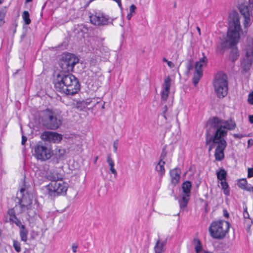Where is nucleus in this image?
<instances>
[{
  "label": "nucleus",
  "mask_w": 253,
  "mask_h": 253,
  "mask_svg": "<svg viewBox=\"0 0 253 253\" xmlns=\"http://www.w3.org/2000/svg\"><path fill=\"white\" fill-rule=\"evenodd\" d=\"M79 59L74 54L66 52L61 55L59 70L53 74L52 83L56 90L66 95H73L80 90L79 80L71 72Z\"/></svg>",
  "instance_id": "nucleus-1"
},
{
  "label": "nucleus",
  "mask_w": 253,
  "mask_h": 253,
  "mask_svg": "<svg viewBox=\"0 0 253 253\" xmlns=\"http://www.w3.org/2000/svg\"><path fill=\"white\" fill-rule=\"evenodd\" d=\"M228 21L227 39L221 42L218 48L221 54L224 53L226 49L231 48L229 59L234 63L240 56L238 49L236 46L240 39L239 32L241 30L239 15L238 12L232 11L230 13Z\"/></svg>",
  "instance_id": "nucleus-2"
},
{
  "label": "nucleus",
  "mask_w": 253,
  "mask_h": 253,
  "mask_svg": "<svg viewBox=\"0 0 253 253\" xmlns=\"http://www.w3.org/2000/svg\"><path fill=\"white\" fill-rule=\"evenodd\" d=\"M236 127V124L233 119L230 118L225 120L215 116L207 121L206 134L224 138L227 134L228 130H234Z\"/></svg>",
  "instance_id": "nucleus-3"
},
{
  "label": "nucleus",
  "mask_w": 253,
  "mask_h": 253,
  "mask_svg": "<svg viewBox=\"0 0 253 253\" xmlns=\"http://www.w3.org/2000/svg\"><path fill=\"white\" fill-rule=\"evenodd\" d=\"M22 198H18L17 203L20 208V213L26 211L30 217H34L37 212V200L35 199L33 203V195L30 193L27 188L22 187L20 189Z\"/></svg>",
  "instance_id": "nucleus-4"
},
{
  "label": "nucleus",
  "mask_w": 253,
  "mask_h": 253,
  "mask_svg": "<svg viewBox=\"0 0 253 253\" xmlns=\"http://www.w3.org/2000/svg\"><path fill=\"white\" fill-rule=\"evenodd\" d=\"M230 227V223L224 220L212 221L209 227L210 235L213 239H223L228 233Z\"/></svg>",
  "instance_id": "nucleus-5"
},
{
  "label": "nucleus",
  "mask_w": 253,
  "mask_h": 253,
  "mask_svg": "<svg viewBox=\"0 0 253 253\" xmlns=\"http://www.w3.org/2000/svg\"><path fill=\"white\" fill-rule=\"evenodd\" d=\"M48 180L50 181L48 183V195L56 197L66 193L67 184L59 180L57 174L48 175Z\"/></svg>",
  "instance_id": "nucleus-6"
},
{
  "label": "nucleus",
  "mask_w": 253,
  "mask_h": 253,
  "mask_svg": "<svg viewBox=\"0 0 253 253\" xmlns=\"http://www.w3.org/2000/svg\"><path fill=\"white\" fill-rule=\"evenodd\" d=\"M40 137L42 140L35 146L33 155L37 160L43 162L47 160V131L44 130Z\"/></svg>",
  "instance_id": "nucleus-7"
},
{
  "label": "nucleus",
  "mask_w": 253,
  "mask_h": 253,
  "mask_svg": "<svg viewBox=\"0 0 253 253\" xmlns=\"http://www.w3.org/2000/svg\"><path fill=\"white\" fill-rule=\"evenodd\" d=\"M211 142L217 143V146L214 153L215 159L216 161H221L224 158V151L227 147V142L224 138L216 137L211 134H206L205 143L209 144Z\"/></svg>",
  "instance_id": "nucleus-8"
},
{
  "label": "nucleus",
  "mask_w": 253,
  "mask_h": 253,
  "mask_svg": "<svg viewBox=\"0 0 253 253\" xmlns=\"http://www.w3.org/2000/svg\"><path fill=\"white\" fill-rule=\"evenodd\" d=\"M213 86L217 96L219 98L225 97L228 92L227 77L225 74L218 73L214 78Z\"/></svg>",
  "instance_id": "nucleus-9"
},
{
  "label": "nucleus",
  "mask_w": 253,
  "mask_h": 253,
  "mask_svg": "<svg viewBox=\"0 0 253 253\" xmlns=\"http://www.w3.org/2000/svg\"><path fill=\"white\" fill-rule=\"evenodd\" d=\"M61 111L48 109V129L55 130L62 124V117Z\"/></svg>",
  "instance_id": "nucleus-10"
},
{
  "label": "nucleus",
  "mask_w": 253,
  "mask_h": 253,
  "mask_svg": "<svg viewBox=\"0 0 253 253\" xmlns=\"http://www.w3.org/2000/svg\"><path fill=\"white\" fill-rule=\"evenodd\" d=\"M90 22L97 26L107 25L109 23V17L100 12H94L89 16Z\"/></svg>",
  "instance_id": "nucleus-11"
},
{
  "label": "nucleus",
  "mask_w": 253,
  "mask_h": 253,
  "mask_svg": "<svg viewBox=\"0 0 253 253\" xmlns=\"http://www.w3.org/2000/svg\"><path fill=\"white\" fill-rule=\"evenodd\" d=\"M3 220L5 222L10 223L11 224H15L16 226H20L22 223L16 215L14 208L7 210L6 213L4 215Z\"/></svg>",
  "instance_id": "nucleus-12"
},
{
  "label": "nucleus",
  "mask_w": 253,
  "mask_h": 253,
  "mask_svg": "<svg viewBox=\"0 0 253 253\" xmlns=\"http://www.w3.org/2000/svg\"><path fill=\"white\" fill-rule=\"evenodd\" d=\"M238 9L244 18V25L246 28L249 26L251 21V11H249L247 4L245 3L239 4Z\"/></svg>",
  "instance_id": "nucleus-13"
},
{
  "label": "nucleus",
  "mask_w": 253,
  "mask_h": 253,
  "mask_svg": "<svg viewBox=\"0 0 253 253\" xmlns=\"http://www.w3.org/2000/svg\"><path fill=\"white\" fill-rule=\"evenodd\" d=\"M204 65L199 63L197 62L195 63V73H194V75L193 77V83L195 86H196L198 83H199L200 79L202 78L203 76V71L202 67Z\"/></svg>",
  "instance_id": "nucleus-14"
},
{
  "label": "nucleus",
  "mask_w": 253,
  "mask_h": 253,
  "mask_svg": "<svg viewBox=\"0 0 253 253\" xmlns=\"http://www.w3.org/2000/svg\"><path fill=\"white\" fill-rule=\"evenodd\" d=\"M180 169L177 168H175L170 171L171 181L174 185H176L178 182L180 177Z\"/></svg>",
  "instance_id": "nucleus-15"
},
{
  "label": "nucleus",
  "mask_w": 253,
  "mask_h": 253,
  "mask_svg": "<svg viewBox=\"0 0 253 253\" xmlns=\"http://www.w3.org/2000/svg\"><path fill=\"white\" fill-rule=\"evenodd\" d=\"M92 102L91 99L79 100L77 101L75 107L80 111H84L86 107L92 103Z\"/></svg>",
  "instance_id": "nucleus-16"
},
{
  "label": "nucleus",
  "mask_w": 253,
  "mask_h": 253,
  "mask_svg": "<svg viewBox=\"0 0 253 253\" xmlns=\"http://www.w3.org/2000/svg\"><path fill=\"white\" fill-rule=\"evenodd\" d=\"M37 182L40 185L46 181L47 180V171L45 169H40L37 174Z\"/></svg>",
  "instance_id": "nucleus-17"
},
{
  "label": "nucleus",
  "mask_w": 253,
  "mask_h": 253,
  "mask_svg": "<svg viewBox=\"0 0 253 253\" xmlns=\"http://www.w3.org/2000/svg\"><path fill=\"white\" fill-rule=\"evenodd\" d=\"M62 139V135L56 132L48 131V142L59 143Z\"/></svg>",
  "instance_id": "nucleus-18"
},
{
  "label": "nucleus",
  "mask_w": 253,
  "mask_h": 253,
  "mask_svg": "<svg viewBox=\"0 0 253 253\" xmlns=\"http://www.w3.org/2000/svg\"><path fill=\"white\" fill-rule=\"evenodd\" d=\"M20 229V237L21 241L23 242H26L27 240L28 231L26 229L25 226L21 223L20 226H17Z\"/></svg>",
  "instance_id": "nucleus-19"
},
{
  "label": "nucleus",
  "mask_w": 253,
  "mask_h": 253,
  "mask_svg": "<svg viewBox=\"0 0 253 253\" xmlns=\"http://www.w3.org/2000/svg\"><path fill=\"white\" fill-rule=\"evenodd\" d=\"M191 183L190 181H184L182 185V192L185 195H190Z\"/></svg>",
  "instance_id": "nucleus-20"
},
{
  "label": "nucleus",
  "mask_w": 253,
  "mask_h": 253,
  "mask_svg": "<svg viewBox=\"0 0 253 253\" xmlns=\"http://www.w3.org/2000/svg\"><path fill=\"white\" fill-rule=\"evenodd\" d=\"M107 162L110 166V171L114 175V177H116L117 175V172L114 169V162L111 158V154H108L107 157Z\"/></svg>",
  "instance_id": "nucleus-21"
},
{
  "label": "nucleus",
  "mask_w": 253,
  "mask_h": 253,
  "mask_svg": "<svg viewBox=\"0 0 253 253\" xmlns=\"http://www.w3.org/2000/svg\"><path fill=\"white\" fill-rule=\"evenodd\" d=\"M166 243L167 239L162 242H161L160 240H158L154 247L156 253H162L163 252V248L166 244Z\"/></svg>",
  "instance_id": "nucleus-22"
},
{
  "label": "nucleus",
  "mask_w": 253,
  "mask_h": 253,
  "mask_svg": "<svg viewBox=\"0 0 253 253\" xmlns=\"http://www.w3.org/2000/svg\"><path fill=\"white\" fill-rule=\"evenodd\" d=\"M165 164V161L160 160L156 167V169L159 172V174L161 177L163 176L165 173V170L164 168Z\"/></svg>",
  "instance_id": "nucleus-23"
},
{
  "label": "nucleus",
  "mask_w": 253,
  "mask_h": 253,
  "mask_svg": "<svg viewBox=\"0 0 253 253\" xmlns=\"http://www.w3.org/2000/svg\"><path fill=\"white\" fill-rule=\"evenodd\" d=\"M189 196L190 195H188L183 194L182 195L181 199L179 201V206L181 209H184L187 207L189 200Z\"/></svg>",
  "instance_id": "nucleus-24"
},
{
  "label": "nucleus",
  "mask_w": 253,
  "mask_h": 253,
  "mask_svg": "<svg viewBox=\"0 0 253 253\" xmlns=\"http://www.w3.org/2000/svg\"><path fill=\"white\" fill-rule=\"evenodd\" d=\"M253 63V61L250 59H244V63L242 67V71L244 73L248 72L251 69Z\"/></svg>",
  "instance_id": "nucleus-25"
},
{
  "label": "nucleus",
  "mask_w": 253,
  "mask_h": 253,
  "mask_svg": "<svg viewBox=\"0 0 253 253\" xmlns=\"http://www.w3.org/2000/svg\"><path fill=\"white\" fill-rule=\"evenodd\" d=\"M216 175L218 180L221 181H224L226 180L227 172L224 169H221L217 172Z\"/></svg>",
  "instance_id": "nucleus-26"
},
{
  "label": "nucleus",
  "mask_w": 253,
  "mask_h": 253,
  "mask_svg": "<svg viewBox=\"0 0 253 253\" xmlns=\"http://www.w3.org/2000/svg\"><path fill=\"white\" fill-rule=\"evenodd\" d=\"M221 186V189L223 190V193L226 196H229L230 195V189L229 185L226 182V180L222 181L220 182Z\"/></svg>",
  "instance_id": "nucleus-27"
},
{
  "label": "nucleus",
  "mask_w": 253,
  "mask_h": 253,
  "mask_svg": "<svg viewBox=\"0 0 253 253\" xmlns=\"http://www.w3.org/2000/svg\"><path fill=\"white\" fill-rule=\"evenodd\" d=\"M246 59H250L253 61V46H249L246 48Z\"/></svg>",
  "instance_id": "nucleus-28"
},
{
  "label": "nucleus",
  "mask_w": 253,
  "mask_h": 253,
  "mask_svg": "<svg viewBox=\"0 0 253 253\" xmlns=\"http://www.w3.org/2000/svg\"><path fill=\"white\" fill-rule=\"evenodd\" d=\"M6 13L5 8H3L0 10V26H1L5 23L4 17Z\"/></svg>",
  "instance_id": "nucleus-29"
},
{
  "label": "nucleus",
  "mask_w": 253,
  "mask_h": 253,
  "mask_svg": "<svg viewBox=\"0 0 253 253\" xmlns=\"http://www.w3.org/2000/svg\"><path fill=\"white\" fill-rule=\"evenodd\" d=\"M170 81L171 79L169 76H168L164 81V88L163 90H166L167 91H169L170 87Z\"/></svg>",
  "instance_id": "nucleus-30"
},
{
  "label": "nucleus",
  "mask_w": 253,
  "mask_h": 253,
  "mask_svg": "<svg viewBox=\"0 0 253 253\" xmlns=\"http://www.w3.org/2000/svg\"><path fill=\"white\" fill-rule=\"evenodd\" d=\"M22 16L25 23L26 25L30 24L31 23V19H30L29 12L27 11H24Z\"/></svg>",
  "instance_id": "nucleus-31"
},
{
  "label": "nucleus",
  "mask_w": 253,
  "mask_h": 253,
  "mask_svg": "<svg viewBox=\"0 0 253 253\" xmlns=\"http://www.w3.org/2000/svg\"><path fill=\"white\" fill-rule=\"evenodd\" d=\"M194 242L195 244H197L195 247V252L196 253H199L202 249L201 242L199 239H194Z\"/></svg>",
  "instance_id": "nucleus-32"
},
{
  "label": "nucleus",
  "mask_w": 253,
  "mask_h": 253,
  "mask_svg": "<svg viewBox=\"0 0 253 253\" xmlns=\"http://www.w3.org/2000/svg\"><path fill=\"white\" fill-rule=\"evenodd\" d=\"M247 184L248 183L246 178L239 179L237 183L238 187L243 190L246 189V187L247 186Z\"/></svg>",
  "instance_id": "nucleus-33"
},
{
  "label": "nucleus",
  "mask_w": 253,
  "mask_h": 253,
  "mask_svg": "<svg viewBox=\"0 0 253 253\" xmlns=\"http://www.w3.org/2000/svg\"><path fill=\"white\" fill-rule=\"evenodd\" d=\"M66 153V150L64 149L57 148L55 151V154L57 157L61 158L63 157Z\"/></svg>",
  "instance_id": "nucleus-34"
},
{
  "label": "nucleus",
  "mask_w": 253,
  "mask_h": 253,
  "mask_svg": "<svg viewBox=\"0 0 253 253\" xmlns=\"http://www.w3.org/2000/svg\"><path fill=\"white\" fill-rule=\"evenodd\" d=\"M13 247L15 250L17 252L19 253L21 251V244L20 243L15 240H13Z\"/></svg>",
  "instance_id": "nucleus-35"
},
{
  "label": "nucleus",
  "mask_w": 253,
  "mask_h": 253,
  "mask_svg": "<svg viewBox=\"0 0 253 253\" xmlns=\"http://www.w3.org/2000/svg\"><path fill=\"white\" fill-rule=\"evenodd\" d=\"M193 60L192 58L187 60L186 64V69L188 72L190 71L193 69Z\"/></svg>",
  "instance_id": "nucleus-36"
},
{
  "label": "nucleus",
  "mask_w": 253,
  "mask_h": 253,
  "mask_svg": "<svg viewBox=\"0 0 253 253\" xmlns=\"http://www.w3.org/2000/svg\"><path fill=\"white\" fill-rule=\"evenodd\" d=\"M169 109V107L168 108L166 105H165L163 108V116L166 120H167L168 117L169 116L168 112Z\"/></svg>",
  "instance_id": "nucleus-37"
},
{
  "label": "nucleus",
  "mask_w": 253,
  "mask_h": 253,
  "mask_svg": "<svg viewBox=\"0 0 253 253\" xmlns=\"http://www.w3.org/2000/svg\"><path fill=\"white\" fill-rule=\"evenodd\" d=\"M169 91L163 90L161 93V99L162 101H165L167 99Z\"/></svg>",
  "instance_id": "nucleus-38"
},
{
  "label": "nucleus",
  "mask_w": 253,
  "mask_h": 253,
  "mask_svg": "<svg viewBox=\"0 0 253 253\" xmlns=\"http://www.w3.org/2000/svg\"><path fill=\"white\" fill-rule=\"evenodd\" d=\"M203 55H204V54H203ZM207 62H208L207 58L206 56L205 55H203V57L202 58H201L199 61H197V62L201 63V64L205 65V66L207 65Z\"/></svg>",
  "instance_id": "nucleus-39"
},
{
  "label": "nucleus",
  "mask_w": 253,
  "mask_h": 253,
  "mask_svg": "<svg viewBox=\"0 0 253 253\" xmlns=\"http://www.w3.org/2000/svg\"><path fill=\"white\" fill-rule=\"evenodd\" d=\"M167 152L166 150V147H163L162 149V151L160 156V160L163 161V160L167 156Z\"/></svg>",
  "instance_id": "nucleus-40"
},
{
  "label": "nucleus",
  "mask_w": 253,
  "mask_h": 253,
  "mask_svg": "<svg viewBox=\"0 0 253 253\" xmlns=\"http://www.w3.org/2000/svg\"><path fill=\"white\" fill-rule=\"evenodd\" d=\"M248 102L249 104L253 105V91L249 93L248 98Z\"/></svg>",
  "instance_id": "nucleus-41"
},
{
  "label": "nucleus",
  "mask_w": 253,
  "mask_h": 253,
  "mask_svg": "<svg viewBox=\"0 0 253 253\" xmlns=\"http://www.w3.org/2000/svg\"><path fill=\"white\" fill-rule=\"evenodd\" d=\"M40 126H44L45 128L47 127V121L45 120H44L42 118L40 121Z\"/></svg>",
  "instance_id": "nucleus-42"
},
{
  "label": "nucleus",
  "mask_w": 253,
  "mask_h": 253,
  "mask_svg": "<svg viewBox=\"0 0 253 253\" xmlns=\"http://www.w3.org/2000/svg\"><path fill=\"white\" fill-rule=\"evenodd\" d=\"M215 144H217V143H214L213 142H211V143L207 145H209V152H211V150L214 147Z\"/></svg>",
  "instance_id": "nucleus-43"
},
{
  "label": "nucleus",
  "mask_w": 253,
  "mask_h": 253,
  "mask_svg": "<svg viewBox=\"0 0 253 253\" xmlns=\"http://www.w3.org/2000/svg\"><path fill=\"white\" fill-rule=\"evenodd\" d=\"M136 9V6L134 4H131L129 7V13H131L133 14H134Z\"/></svg>",
  "instance_id": "nucleus-44"
},
{
  "label": "nucleus",
  "mask_w": 253,
  "mask_h": 253,
  "mask_svg": "<svg viewBox=\"0 0 253 253\" xmlns=\"http://www.w3.org/2000/svg\"><path fill=\"white\" fill-rule=\"evenodd\" d=\"M248 177L249 178L253 177V168H248Z\"/></svg>",
  "instance_id": "nucleus-45"
},
{
  "label": "nucleus",
  "mask_w": 253,
  "mask_h": 253,
  "mask_svg": "<svg viewBox=\"0 0 253 253\" xmlns=\"http://www.w3.org/2000/svg\"><path fill=\"white\" fill-rule=\"evenodd\" d=\"M233 136L234 138H239V139H241L244 137H246L247 136L246 135H244V134H237V133H235V134H233Z\"/></svg>",
  "instance_id": "nucleus-46"
},
{
  "label": "nucleus",
  "mask_w": 253,
  "mask_h": 253,
  "mask_svg": "<svg viewBox=\"0 0 253 253\" xmlns=\"http://www.w3.org/2000/svg\"><path fill=\"white\" fill-rule=\"evenodd\" d=\"M78 246L76 243H74L72 246V250L74 253H76L77 251Z\"/></svg>",
  "instance_id": "nucleus-47"
},
{
  "label": "nucleus",
  "mask_w": 253,
  "mask_h": 253,
  "mask_svg": "<svg viewBox=\"0 0 253 253\" xmlns=\"http://www.w3.org/2000/svg\"><path fill=\"white\" fill-rule=\"evenodd\" d=\"M117 148H118V140H116L113 143V148H114V151L116 153L117 151Z\"/></svg>",
  "instance_id": "nucleus-48"
},
{
  "label": "nucleus",
  "mask_w": 253,
  "mask_h": 253,
  "mask_svg": "<svg viewBox=\"0 0 253 253\" xmlns=\"http://www.w3.org/2000/svg\"><path fill=\"white\" fill-rule=\"evenodd\" d=\"M244 190L249 191V192H253V186H247L246 187V189H244Z\"/></svg>",
  "instance_id": "nucleus-49"
},
{
  "label": "nucleus",
  "mask_w": 253,
  "mask_h": 253,
  "mask_svg": "<svg viewBox=\"0 0 253 253\" xmlns=\"http://www.w3.org/2000/svg\"><path fill=\"white\" fill-rule=\"evenodd\" d=\"M27 140V138L26 136L22 135V141H21V144L22 145H25L26 142Z\"/></svg>",
  "instance_id": "nucleus-50"
},
{
  "label": "nucleus",
  "mask_w": 253,
  "mask_h": 253,
  "mask_svg": "<svg viewBox=\"0 0 253 253\" xmlns=\"http://www.w3.org/2000/svg\"><path fill=\"white\" fill-rule=\"evenodd\" d=\"M223 215L225 217L228 218L229 217V214L228 211L226 209L223 210Z\"/></svg>",
  "instance_id": "nucleus-51"
},
{
  "label": "nucleus",
  "mask_w": 253,
  "mask_h": 253,
  "mask_svg": "<svg viewBox=\"0 0 253 253\" xmlns=\"http://www.w3.org/2000/svg\"><path fill=\"white\" fill-rule=\"evenodd\" d=\"M167 64H168V66L170 68H172L174 67V66L173 63L172 62L169 61H168Z\"/></svg>",
  "instance_id": "nucleus-52"
},
{
  "label": "nucleus",
  "mask_w": 253,
  "mask_h": 253,
  "mask_svg": "<svg viewBox=\"0 0 253 253\" xmlns=\"http://www.w3.org/2000/svg\"><path fill=\"white\" fill-rule=\"evenodd\" d=\"M243 215L245 218H250V215L248 212L243 213Z\"/></svg>",
  "instance_id": "nucleus-53"
},
{
  "label": "nucleus",
  "mask_w": 253,
  "mask_h": 253,
  "mask_svg": "<svg viewBox=\"0 0 253 253\" xmlns=\"http://www.w3.org/2000/svg\"><path fill=\"white\" fill-rule=\"evenodd\" d=\"M249 146H252L253 145V140L252 139H249L248 141Z\"/></svg>",
  "instance_id": "nucleus-54"
},
{
  "label": "nucleus",
  "mask_w": 253,
  "mask_h": 253,
  "mask_svg": "<svg viewBox=\"0 0 253 253\" xmlns=\"http://www.w3.org/2000/svg\"><path fill=\"white\" fill-rule=\"evenodd\" d=\"M249 121L251 124H253V115H250L249 116Z\"/></svg>",
  "instance_id": "nucleus-55"
},
{
  "label": "nucleus",
  "mask_w": 253,
  "mask_h": 253,
  "mask_svg": "<svg viewBox=\"0 0 253 253\" xmlns=\"http://www.w3.org/2000/svg\"><path fill=\"white\" fill-rule=\"evenodd\" d=\"M48 159L50 158V157L52 156V155L53 154V151L52 150H51L50 149H48Z\"/></svg>",
  "instance_id": "nucleus-56"
},
{
  "label": "nucleus",
  "mask_w": 253,
  "mask_h": 253,
  "mask_svg": "<svg viewBox=\"0 0 253 253\" xmlns=\"http://www.w3.org/2000/svg\"><path fill=\"white\" fill-rule=\"evenodd\" d=\"M132 15H133V14H132L131 13H129L126 15V18L128 20H130L131 19V18L132 17Z\"/></svg>",
  "instance_id": "nucleus-57"
},
{
  "label": "nucleus",
  "mask_w": 253,
  "mask_h": 253,
  "mask_svg": "<svg viewBox=\"0 0 253 253\" xmlns=\"http://www.w3.org/2000/svg\"><path fill=\"white\" fill-rule=\"evenodd\" d=\"M249 1H250V4L251 5H252L251 9H253V0H249Z\"/></svg>",
  "instance_id": "nucleus-58"
},
{
  "label": "nucleus",
  "mask_w": 253,
  "mask_h": 253,
  "mask_svg": "<svg viewBox=\"0 0 253 253\" xmlns=\"http://www.w3.org/2000/svg\"><path fill=\"white\" fill-rule=\"evenodd\" d=\"M243 209H244V212L243 213H245L246 212H248V211H247V207L246 206H244Z\"/></svg>",
  "instance_id": "nucleus-59"
},
{
  "label": "nucleus",
  "mask_w": 253,
  "mask_h": 253,
  "mask_svg": "<svg viewBox=\"0 0 253 253\" xmlns=\"http://www.w3.org/2000/svg\"><path fill=\"white\" fill-rule=\"evenodd\" d=\"M44 189L45 190L47 189V185L44 186V187H43L41 188V190L42 191H44Z\"/></svg>",
  "instance_id": "nucleus-60"
},
{
  "label": "nucleus",
  "mask_w": 253,
  "mask_h": 253,
  "mask_svg": "<svg viewBox=\"0 0 253 253\" xmlns=\"http://www.w3.org/2000/svg\"><path fill=\"white\" fill-rule=\"evenodd\" d=\"M163 61L164 62L168 63V61H169L165 57L163 58Z\"/></svg>",
  "instance_id": "nucleus-61"
},
{
  "label": "nucleus",
  "mask_w": 253,
  "mask_h": 253,
  "mask_svg": "<svg viewBox=\"0 0 253 253\" xmlns=\"http://www.w3.org/2000/svg\"><path fill=\"white\" fill-rule=\"evenodd\" d=\"M205 209H206V210H207V208L208 206V202H205Z\"/></svg>",
  "instance_id": "nucleus-62"
},
{
  "label": "nucleus",
  "mask_w": 253,
  "mask_h": 253,
  "mask_svg": "<svg viewBox=\"0 0 253 253\" xmlns=\"http://www.w3.org/2000/svg\"><path fill=\"white\" fill-rule=\"evenodd\" d=\"M46 1L44 2L43 5L42 6V10H43V9L44 8V7L45 6V5H46Z\"/></svg>",
  "instance_id": "nucleus-63"
},
{
  "label": "nucleus",
  "mask_w": 253,
  "mask_h": 253,
  "mask_svg": "<svg viewBox=\"0 0 253 253\" xmlns=\"http://www.w3.org/2000/svg\"><path fill=\"white\" fill-rule=\"evenodd\" d=\"M33 0H26V2L28 3L32 1Z\"/></svg>",
  "instance_id": "nucleus-64"
}]
</instances>
